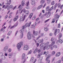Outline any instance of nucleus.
Wrapping results in <instances>:
<instances>
[{"label": "nucleus", "instance_id": "obj_1", "mask_svg": "<svg viewBox=\"0 0 63 63\" xmlns=\"http://www.w3.org/2000/svg\"><path fill=\"white\" fill-rule=\"evenodd\" d=\"M7 5L5 6V9H7L8 11L10 10V9H11V8L13 10H14L16 8V6H15L14 7H13V5H10L9 6H8L9 5H10L11 4V0H7Z\"/></svg>", "mask_w": 63, "mask_h": 63}, {"label": "nucleus", "instance_id": "obj_2", "mask_svg": "<svg viewBox=\"0 0 63 63\" xmlns=\"http://www.w3.org/2000/svg\"><path fill=\"white\" fill-rule=\"evenodd\" d=\"M23 42L22 41H20L17 44L16 47L17 48L18 51L20 50V48L21 47L23 46Z\"/></svg>", "mask_w": 63, "mask_h": 63}, {"label": "nucleus", "instance_id": "obj_3", "mask_svg": "<svg viewBox=\"0 0 63 63\" xmlns=\"http://www.w3.org/2000/svg\"><path fill=\"white\" fill-rule=\"evenodd\" d=\"M23 12H24V13H26V15L27 16L28 15V14H29V11H26L25 9H23L22 11H21L20 13V14H22Z\"/></svg>", "mask_w": 63, "mask_h": 63}, {"label": "nucleus", "instance_id": "obj_4", "mask_svg": "<svg viewBox=\"0 0 63 63\" xmlns=\"http://www.w3.org/2000/svg\"><path fill=\"white\" fill-rule=\"evenodd\" d=\"M25 17H26V15H24L23 16H22L19 19V22L23 21L25 18Z\"/></svg>", "mask_w": 63, "mask_h": 63}, {"label": "nucleus", "instance_id": "obj_5", "mask_svg": "<svg viewBox=\"0 0 63 63\" xmlns=\"http://www.w3.org/2000/svg\"><path fill=\"white\" fill-rule=\"evenodd\" d=\"M24 59V61H22L21 62L22 63H25V62L26 61V56H25V55H23L22 56L21 59L22 60H23V59Z\"/></svg>", "mask_w": 63, "mask_h": 63}, {"label": "nucleus", "instance_id": "obj_6", "mask_svg": "<svg viewBox=\"0 0 63 63\" xmlns=\"http://www.w3.org/2000/svg\"><path fill=\"white\" fill-rule=\"evenodd\" d=\"M27 38L29 40H31V32H29L28 33Z\"/></svg>", "mask_w": 63, "mask_h": 63}, {"label": "nucleus", "instance_id": "obj_7", "mask_svg": "<svg viewBox=\"0 0 63 63\" xmlns=\"http://www.w3.org/2000/svg\"><path fill=\"white\" fill-rule=\"evenodd\" d=\"M23 49L24 50H28V49H29V47L28 46L26 45L23 47Z\"/></svg>", "mask_w": 63, "mask_h": 63}, {"label": "nucleus", "instance_id": "obj_8", "mask_svg": "<svg viewBox=\"0 0 63 63\" xmlns=\"http://www.w3.org/2000/svg\"><path fill=\"white\" fill-rule=\"evenodd\" d=\"M47 56V57L46 59V61H47V62L46 63H50V60L48 59L49 58H50V56L49 55L48 56Z\"/></svg>", "mask_w": 63, "mask_h": 63}, {"label": "nucleus", "instance_id": "obj_9", "mask_svg": "<svg viewBox=\"0 0 63 63\" xmlns=\"http://www.w3.org/2000/svg\"><path fill=\"white\" fill-rule=\"evenodd\" d=\"M8 46H6L5 47H4V48L3 49V51H6L8 50Z\"/></svg>", "mask_w": 63, "mask_h": 63}, {"label": "nucleus", "instance_id": "obj_10", "mask_svg": "<svg viewBox=\"0 0 63 63\" xmlns=\"http://www.w3.org/2000/svg\"><path fill=\"white\" fill-rule=\"evenodd\" d=\"M35 2V1L34 0H32L31 2V5H33V6H35V5H36Z\"/></svg>", "mask_w": 63, "mask_h": 63}, {"label": "nucleus", "instance_id": "obj_11", "mask_svg": "<svg viewBox=\"0 0 63 63\" xmlns=\"http://www.w3.org/2000/svg\"><path fill=\"white\" fill-rule=\"evenodd\" d=\"M26 1L25 0H22L21 2V5L22 6H24L25 5V2Z\"/></svg>", "mask_w": 63, "mask_h": 63}, {"label": "nucleus", "instance_id": "obj_12", "mask_svg": "<svg viewBox=\"0 0 63 63\" xmlns=\"http://www.w3.org/2000/svg\"><path fill=\"white\" fill-rule=\"evenodd\" d=\"M33 33L35 36H37V35H39V34L38 32H35L34 30H33Z\"/></svg>", "mask_w": 63, "mask_h": 63}, {"label": "nucleus", "instance_id": "obj_13", "mask_svg": "<svg viewBox=\"0 0 63 63\" xmlns=\"http://www.w3.org/2000/svg\"><path fill=\"white\" fill-rule=\"evenodd\" d=\"M44 41V39H39L38 40V43H39V44H41L43 43Z\"/></svg>", "mask_w": 63, "mask_h": 63}, {"label": "nucleus", "instance_id": "obj_14", "mask_svg": "<svg viewBox=\"0 0 63 63\" xmlns=\"http://www.w3.org/2000/svg\"><path fill=\"white\" fill-rule=\"evenodd\" d=\"M48 15L47 16V18L49 17V16H50V15H51V13L50 12V11H48Z\"/></svg>", "mask_w": 63, "mask_h": 63}, {"label": "nucleus", "instance_id": "obj_15", "mask_svg": "<svg viewBox=\"0 0 63 63\" xmlns=\"http://www.w3.org/2000/svg\"><path fill=\"white\" fill-rule=\"evenodd\" d=\"M25 25L26 27H29L30 26V24H29V23H26Z\"/></svg>", "mask_w": 63, "mask_h": 63}, {"label": "nucleus", "instance_id": "obj_16", "mask_svg": "<svg viewBox=\"0 0 63 63\" xmlns=\"http://www.w3.org/2000/svg\"><path fill=\"white\" fill-rule=\"evenodd\" d=\"M18 18V16H16L13 19V21H16V20H17V18Z\"/></svg>", "mask_w": 63, "mask_h": 63}, {"label": "nucleus", "instance_id": "obj_17", "mask_svg": "<svg viewBox=\"0 0 63 63\" xmlns=\"http://www.w3.org/2000/svg\"><path fill=\"white\" fill-rule=\"evenodd\" d=\"M2 28L1 29V30H0V31H5V29L6 28V27L5 26L4 27H2Z\"/></svg>", "mask_w": 63, "mask_h": 63}, {"label": "nucleus", "instance_id": "obj_18", "mask_svg": "<svg viewBox=\"0 0 63 63\" xmlns=\"http://www.w3.org/2000/svg\"><path fill=\"white\" fill-rule=\"evenodd\" d=\"M44 36V34L43 33H41L39 36L37 38V39L36 40H38V39H39L41 37H42V36Z\"/></svg>", "mask_w": 63, "mask_h": 63}, {"label": "nucleus", "instance_id": "obj_19", "mask_svg": "<svg viewBox=\"0 0 63 63\" xmlns=\"http://www.w3.org/2000/svg\"><path fill=\"white\" fill-rule=\"evenodd\" d=\"M21 6V4H20L18 7V8H19V11H21V10H22V8H23V7L22 6Z\"/></svg>", "mask_w": 63, "mask_h": 63}, {"label": "nucleus", "instance_id": "obj_20", "mask_svg": "<svg viewBox=\"0 0 63 63\" xmlns=\"http://www.w3.org/2000/svg\"><path fill=\"white\" fill-rule=\"evenodd\" d=\"M34 58L33 57L31 58V59L30 60V62H32L34 61Z\"/></svg>", "mask_w": 63, "mask_h": 63}, {"label": "nucleus", "instance_id": "obj_21", "mask_svg": "<svg viewBox=\"0 0 63 63\" xmlns=\"http://www.w3.org/2000/svg\"><path fill=\"white\" fill-rule=\"evenodd\" d=\"M17 26V23H16L15 24L14 26L11 27L10 29H12V28H14V27L15 26L16 27V26Z\"/></svg>", "mask_w": 63, "mask_h": 63}, {"label": "nucleus", "instance_id": "obj_22", "mask_svg": "<svg viewBox=\"0 0 63 63\" xmlns=\"http://www.w3.org/2000/svg\"><path fill=\"white\" fill-rule=\"evenodd\" d=\"M44 30L45 31L47 32L48 31V28L47 27H45L44 28Z\"/></svg>", "mask_w": 63, "mask_h": 63}, {"label": "nucleus", "instance_id": "obj_23", "mask_svg": "<svg viewBox=\"0 0 63 63\" xmlns=\"http://www.w3.org/2000/svg\"><path fill=\"white\" fill-rule=\"evenodd\" d=\"M48 53V51L46 52V51H45L44 52V55H47V54Z\"/></svg>", "mask_w": 63, "mask_h": 63}, {"label": "nucleus", "instance_id": "obj_24", "mask_svg": "<svg viewBox=\"0 0 63 63\" xmlns=\"http://www.w3.org/2000/svg\"><path fill=\"white\" fill-rule=\"evenodd\" d=\"M33 13H31L29 16V18H31V17H32V16H33Z\"/></svg>", "mask_w": 63, "mask_h": 63}, {"label": "nucleus", "instance_id": "obj_25", "mask_svg": "<svg viewBox=\"0 0 63 63\" xmlns=\"http://www.w3.org/2000/svg\"><path fill=\"white\" fill-rule=\"evenodd\" d=\"M58 42L60 44H62L63 42V41L61 39H59V40L58 41Z\"/></svg>", "mask_w": 63, "mask_h": 63}, {"label": "nucleus", "instance_id": "obj_26", "mask_svg": "<svg viewBox=\"0 0 63 63\" xmlns=\"http://www.w3.org/2000/svg\"><path fill=\"white\" fill-rule=\"evenodd\" d=\"M55 32L57 33H59L60 32V30L59 29H56L55 30Z\"/></svg>", "mask_w": 63, "mask_h": 63}, {"label": "nucleus", "instance_id": "obj_27", "mask_svg": "<svg viewBox=\"0 0 63 63\" xmlns=\"http://www.w3.org/2000/svg\"><path fill=\"white\" fill-rule=\"evenodd\" d=\"M56 19V18H54L52 19V21L51 22L52 23H54L55 22V20Z\"/></svg>", "mask_w": 63, "mask_h": 63}, {"label": "nucleus", "instance_id": "obj_28", "mask_svg": "<svg viewBox=\"0 0 63 63\" xmlns=\"http://www.w3.org/2000/svg\"><path fill=\"white\" fill-rule=\"evenodd\" d=\"M45 1L44 0H41V4H43L44 3H45Z\"/></svg>", "mask_w": 63, "mask_h": 63}, {"label": "nucleus", "instance_id": "obj_29", "mask_svg": "<svg viewBox=\"0 0 63 63\" xmlns=\"http://www.w3.org/2000/svg\"><path fill=\"white\" fill-rule=\"evenodd\" d=\"M12 49L11 48H9L8 49V53H10V52H11V51H12Z\"/></svg>", "mask_w": 63, "mask_h": 63}, {"label": "nucleus", "instance_id": "obj_30", "mask_svg": "<svg viewBox=\"0 0 63 63\" xmlns=\"http://www.w3.org/2000/svg\"><path fill=\"white\" fill-rule=\"evenodd\" d=\"M24 31V30H23L21 29L20 31V32L21 33V34H23Z\"/></svg>", "mask_w": 63, "mask_h": 63}, {"label": "nucleus", "instance_id": "obj_31", "mask_svg": "<svg viewBox=\"0 0 63 63\" xmlns=\"http://www.w3.org/2000/svg\"><path fill=\"white\" fill-rule=\"evenodd\" d=\"M23 33L21 34L20 35V39H22V37H23Z\"/></svg>", "mask_w": 63, "mask_h": 63}, {"label": "nucleus", "instance_id": "obj_32", "mask_svg": "<svg viewBox=\"0 0 63 63\" xmlns=\"http://www.w3.org/2000/svg\"><path fill=\"white\" fill-rule=\"evenodd\" d=\"M1 59H5V56L4 55L1 56Z\"/></svg>", "mask_w": 63, "mask_h": 63}, {"label": "nucleus", "instance_id": "obj_33", "mask_svg": "<svg viewBox=\"0 0 63 63\" xmlns=\"http://www.w3.org/2000/svg\"><path fill=\"white\" fill-rule=\"evenodd\" d=\"M54 4H55V2H54V1H53L51 2V5L53 6Z\"/></svg>", "mask_w": 63, "mask_h": 63}, {"label": "nucleus", "instance_id": "obj_34", "mask_svg": "<svg viewBox=\"0 0 63 63\" xmlns=\"http://www.w3.org/2000/svg\"><path fill=\"white\" fill-rule=\"evenodd\" d=\"M50 45H49L46 48L47 49H49L50 48Z\"/></svg>", "mask_w": 63, "mask_h": 63}, {"label": "nucleus", "instance_id": "obj_35", "mask_svg": "<svg viewBox=\"0 0 63 63\" xmlns=\"http://www.w3.org/2000/svg\"><path fill=\"white\" fill-rule=\"evenodd\" d=\"M57 3H56L55 5L54 6V10H55V9H56V8L57 7Z\"/></svg>", "mask_w": 63, "mask_h": 63}, {"label": "nucleus", "instance_id": "obj_36", "mask_svg": "<svg viewBox=\"0 0 63 63\" xmlns=\"http://www.w3.org/2000/svg\"><path fill=\"white\" fill-rule=\"evenodd\" d=\"M35 26H36V25H34V26L33 25H31V28H34V29H35Z\"/></svg>", "mask_w": 63, "mask_h": 63}, {"label": "nucleus", "instance_id": "obj_37", "mask_svg": "<svg viewBox=\"0 0 63 63\" xmlns=\"http://www.w3.org/2000/svg\"><path fill=\"white\" fill-rule=\"evenodd\" d=\"M59 39H60V38H61V37H62V34L61 33H60L59 34Z\"/></svg>", "mask_w": 63, "mask_h": 63}, {"label": "nucleus", "instance_id": "obj_38", "mask_svg": "<svg viewBox=\"0 0 63 63\" xmlns=\"http://www.w3.org/2000/svg\"><path fill=\"white\" fill-rule=\"evenodd\" d=\"M12 33V31H9L8 34V36H10V35H11V34Z\"/></svg>", "mask_w": 63, "mask_h": 63}, {"label": "nucleus", "instance_id": "obj_39", "mask_svg": "<svg viewBox=\"0 0 63 63\" xmlns=\"http://www.w3.org/2000/svg\"><path fill=\"white\" fill-rule=\"evenodd\" d=\"M61 55V53L60 52H58L56 55Z\"/></svg>", "mask_w": 63, "mask_h": 63}, {"label": "nucleus", "instance_id": "obj_40", "mask_svg": "<svg viewBox=\"0 0 63 63\" xmlns=\"http://www.w3.org/2000/svg\"><path fill=\"white\" fill-rule=\"evenodd\" d=\"M40 22V21H36L35 22V25H36L37 24H39V23Z\"/></svg>", "mask_w": 63, "mask_h": 63}, {"label": "nucleus", "instance_id": "obj_41", "mask_svg": "<svg viewBox=\"0 0 63 63\" xmlns=\"http://www.w3.org/2000/svg\"><path fill=\"white\" fill-rule=\"evenodd\" d=\"M16 54L13 53H11L9 54V55H15Z\"/></svg>", "mask_w": 63, "mask_h": 63}, {"label": "nucleus", "instance_id": "obj_42", "mask_svg": "<svg viewBox=\"0 0 63 63\" xmlns=\"http://www.w3.org/2000/svg\"><path fill=\"white\" fill-rule=\"evenodd\" d=\"M29 2L28 1V2H27L26 5V6H29Z\"/></svg>", "mask_w": 63, "mask_h": 63}, {"label": "nucleus", "instance_id": "obj_43", "mask_svg": "<svg viewBox=\"0 0 63 63\" xmlns=\"http://www.w3.org/2000/svg\"><path fill=\"white\" fill-rule=\"evenodd\" d=\"M51 54L52 55H54L55 54V51H53L51 52Z\"/></svg>", "mask_w": 63, "mask_h": 63}, {"label": "nucleus", "instance_id": "obj_44", "mask_svg": "<svg viewBox=\"0 0 63 63\" xmlns=\"http://www.w3.org/2000/svg\"><path fill=\"white\" fill-rule=\"evenodd\" d=\"M53 9V6H52L49 9V10L48 11H50H50H51V10H52Z\"/></svg>", "mask_w": 63, "mask_h": 63}, {"label": "nucleus", "instance_id": "obj_45", "mask_svg": "<svg viewBox=\"0 0 63 63\" xmlns=\"http://www.w3.org/2000/svg\"><path fill=\"white\" fill-rule=\"evenodd\" d=\"M26 27V26H25V25L23 26L22 27V29L23 30V29H24Z\"/></svg>", "mask_w": 63, "mask_h": 63}, {"label": "nucleus", "instance_id": "obj_46", "mask_svg": "<svg viewBox=\"0 0 63 63\" xmlns=\"http://www.w3.org/2000/svg\"><path fill=\"white\" fill-rule=\"evenodd\" d=\"M49 42H47L46 43H45V46H47L49 44Z\"/></svg>", "mask_w": 63, "mask_h": 63}, {"label": "nucleus", "instance_id": "obj_47", "mask_svg": "<svg viewBox=\"0 0 63 63\" xmlns=\"http://www.w3.org/2000/svg\"><path fill=\"white\" fill-rule=\"evenodd\" d=\"M53 47L55 48H57V46L56 45H54L53 46Z\"/></svg>", "mask_w": 63, "mask_h": 63}, {"label": "nucleus", "instance_id": "obj_48", "mask_svg": "<svg viewBox=\"0 0 63 63\" xmlns=\"http://www.w3.org/2000/svg\"><path fill=\"white\" fill-rule=\"evenodd\" d=\"M42 61L41 60H40V59H39L38 61V63H42Z\"/></svg>", "mask_w": 63, "mask_h": 63}, {"label": "nucleus", "instance_id": "obj_49", "mask_svg": "<svg viewBox=\"0 0 63 63\" xmlns=\"http://www.w3.org/2000/svg\"><path fill=\"white\" fill-rule=\"evenodd\" d=\"M36 16H34V17L32 18V20H34V19H36Z\"/></svg>", "mask_w": 63, "mask_h": 63}, {"label": "nucleus", "instance_id": "obj_50", "mask_svg": "<svg viewBox=\"0 0 63 63\" xmlns=\"http://www.w3.org/2000/svg\"><path fill=\"white\" fill-rule=\"evenodd\" d=\"M54 40H55V38L54 37H52L51 39V41H52V42H53V41Z\"/></svg>", "mask_w": 63, "mask_h": 63}, {"label": "nucleus", "instance_id": "obj_51", "mask_svg": "<svg viewBox=\"0 0 63 63\" xmlns=\"http://www.w3.org/2000/svg\"><path fill=\"white\" fill-rule=\"evenodd\" d=\"M49 6H47L46 8V11H49Z\"/></svg>", "mask_w": 63, "mask_h": 63}, {"label": "nucleus", "instance_id": "obj_52", "mask_svg": "<svg viewBox=\"0 0 63 63\" xmlns=\"http://www.w3.org/2000/svg\"><path fill=\"white\" fill-rule=\"evenodd\" d=\"M61 6V4L60 3H59L58 4V8H60Z\"/></svg>", "mask_w": 63, "mask_h": 63}, {"label": "nucleus", "instance_id": "obj_53", "mask_svg": "<svg viewBox=\"0 0 63 63\" xmlns=\"http://www.w3.org/2000/svg\"><path fill=\"white\" fill-rule=\"evenodd\" d=\"M30 7L29 6H27L26 7V9H30Z\"/></svg>", "mask_w": 63, "mask_h": 63}, {"label": "nucleus", "instance_id": "obj_54", "mask_svg": "<svg viewBox=\"0 0 63 63\" xmlns=\"http://www.w3.org/2000/svg\"><path fill=\"white\" fill-rule=\"evenodd\" d=\"M61 63V60H60L57 62L56 63Z\"/></svg>", "mask_w": 63, "mask_h": 63}, {"label": "nucleus", "instance_id": "obj_55", "mask_svg": "<svg viewBox=\"0 0 63 63\" xmlns=\"http://www.w3.org/2000/svg\"><path fill=\"white\" fill-rule=\"evenodd\" d=\"M50 49L51 50H53V46H51L50 47Z\"/></svg>", "mask_w": 63, "mask_h": 63}, {"label": "nucleus", "instance_id": "obj_56", "mask_svg": "<svg viewBox=\"0 0 63 63\" xmlns=\"http://www.w3.org/2000/svg\"><path fill=\"white\" fill-rule=\"evenodd\" d=\"M42 45L43 46V47H44V46H46V43H43L42 44Z\"/></svg>", "mask_w": 63, "mask_h": 63}, {"label": "nucleus", "instance_id": "obj_57", "mask_svg": "<svg viewBox=\"0 0 63 63\" xmlns=\"http://www.w3.org/2000/svg\"><path fill=\"white\" fill-rule=\"evenodd\" d=\"M4 2H2L0 4V6H3V5H4Z\"/></svg>", "mask_w": 63, "mask_h": 63}, {"label": "nucleus", "instance_id": "obj_58", "mask_svg": "<svg viewBox=\"0 0 63 63\" xmlns=\"http://www.w3.org/2000/svg\"><path fill=\"white\" fill-rule=\"evenodd\" d=\"M49 20V19H47V20H46L44 22V23H46V22H47V21H48Z\"/></svg>", "mask_w": 63, "mask_h": 63}, {"label": "nucleus", "instance_id": "obj_59", "mask_svg": "<svg viewBox=\"0 0 63 63\" xmlns=\"http://www.w3.org/2000/svg\"><path fill=\"white\" fill-rule=\"evenodd\" d=\"M49 0V1H48ZM47 1H48L47 2V3L48 4H49V2H50V1H51V0H47Z\"/></svg>", "mask_w": 63, "mask_h": 63}, {"label": "nucleus", "instance_id": "obj_60", "mask_svg": "<svg viewBox=\"0 0 63 63\" xmlns=\"http://www.w3.org/2000/svg\"><path fill=\"white\" fill-rule=\"evenodd\" d=\"M4 39L2 38H1V39L0 40V41H1V42H2L4 41Z\"/></svg>", "mask_w": 63, "mask_h": 63}, {"label": "nucleus", "instance_id": "obj_61", "mask_svg": "<svg viewBox=\"0 0 63 63\" xmlns=\"http://www.w3.org/2000/svg\"><path fill=\"white\" fill-rule=\"evenodd\" d=\"M41 51V50L40 49H39L38 50V53H40Z\"/></svg>", "mask_w": 63, "mask_h": 63}, {"label": "nucleus", "instance_id": "obj_62", "mask_svg": "<svg viewBox=\"0 0 63 63\" xmlns=\"http://www.w3.org/2000/svg\"><path fill=\"white\" fill-rule=\"evenodd\" d=\"M39 20H40V18H37L35 19V20L36 21Z\"/></svg>", "mask_w": 63, "mask_h": 63}, {"label": "nucleus", "instance_id": "obj_63", "mask_svg": "<svg viewBox=\"0 0 63 63\" xmlns=\"http://www.w3.org/2000/svg\"><path fill=\"white\" fill-rule=\"evenodd\" d=\"M39 59H40V60H41V61H42V59H43V57H40V58Z\"/></svg>", "mask_w": 63, "mask_h": 63}, {"label": "nucleus", "instance_id": "obj_64", "mask_svg": "<svg viewBox=\"0 0 63 63\" xmlns=\"http://www.w3.org/2000/svg\"><path fill=\"white\" fill-rule=\"evenodd\" d=\"M43 47V46L42 45V44H41L40 45V47Z\"/></svg>", "mask_w": 63, "mask_h": 63}]
</instances>
